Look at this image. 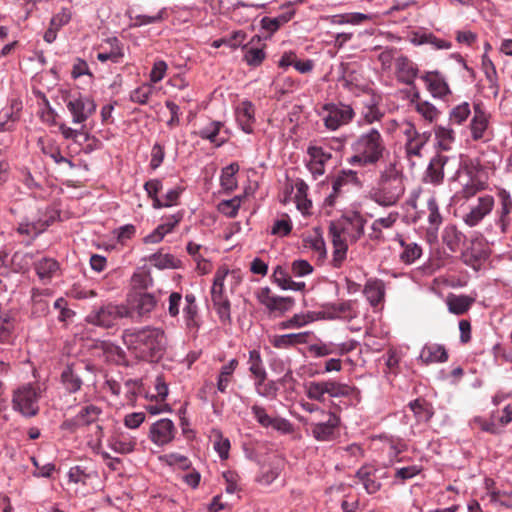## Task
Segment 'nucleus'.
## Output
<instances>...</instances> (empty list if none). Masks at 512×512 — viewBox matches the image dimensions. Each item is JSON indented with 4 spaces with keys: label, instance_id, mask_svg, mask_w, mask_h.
<instances>
[{
    "label": "nucleus",
    "instance_id": "a211bd4d",
    "mask_svg": "<svg viewBox=\"0 0 512 512\" xmlns=\"http://www.w3.org/2000/svg\"><path fill=\"white\" fill-rule=\"evenodd\" d=\"M255 105L249 100L241 101L235 108V119L240 129L246 134L254 131Z\"/></svg>",
    "mask_w": 512,
    "mask_h": 512
},
{
    "label": "nucleus",
    "instance_id": "c85d7f7f",
    "mask_svg": "<svg viewBox=\"0 0 512 512\" xmlns=\"http://www.w3.org/2000/svg\"><path fill=\"white\" fill-rule=\"evenodd\" d=\"M185 306L183 307V316L186 326L189 329L198 330L200 327L198 320V307L196 304V297L193 293L185 295Z\"/></svg>",
    "mask_w": 512,
    "mask_h": 512
},
{
    "label": "nucleus",
    "instance_id": "423d86ee",
    "mask_svg": "<svg viewBox=\"0 0 512 512\" xmlns=\"http://www.w3.org/2000/svg\"><path fill=\"white\" fill-rule=\"evenodd\" d=\"M129 315L128 306L114 302H104L100 305H94L86 315L85 321L88 324L108 329L117 325L119 320L129 317Z\"/></svg>",
    "mask_w": 512,
    "mask_h": 512
},
{
    "label": "nucleus",
    "instance_id": "79ce46f5",
    "mask_svg": "<svg viewBox=\"0 0 512 512\" xmlns=\"http://www.w3.org/2000/svg\"><path fill=\"white\" fill-rule=\"evenodd\" d=\"M306 395L309 399L324 402L328 395L326 381H312L305 386Z\"/></svg>",
    "mask_w": 512,
    "mask_h": 512
},
{
    "label": "nucleus",
    "instance_id": "f3484780",
    "mask_svg": "<svg viewBox=\"0 0 512 512\" xmlns=\"http://www.w3.org/2000/svg\"><path fill=\"white\" fill-rule=\"evenodd\" d=\"M494 197L491 195H483L478 198L477 205L464 215L463 220L469 227L478 225L494 208Z\"/></svg>",
    "mask_w": 512,
    "mask_h": 512
},
{
    "label": "nucleus",
    "instance_id": "774afa93",
    "mask_svg": "<svg viewBox=\"0 0 512 512\" xmlns=\"http://www.w3.org/2000/svg\"><path fill=\"white\" fill-rule=\"evenodd\" d=\"M249 371L251 374H261L263 376V370H266L261 354L258 350L254 349L249 351Z\"/></svg>",
    "mask_w": 512,
    "mask_h": 512
},
{
    "label": "nucleus",
    "instance_id": "ea45409f",
    "mask_svg": "<svg viewBox=\"0 0 512 512\" xmlns=\"http://www.w3.org/2000/svg\"><path fill=\"white\" fill-rule=\"evenodd\" d=\"M238 171L239 165L237 163H231L222 169L220 184L225 191L231 192L237 187L235 174Z\"/></svg>",
    "mask_w": 512,
    "mask_h": 512
},
{
    "label": "nucleus",
    "instance_id": "3c124183",
    "mask_svg": "<svg viewBox=\"0 0 512 512\" xmlns=\"http://www.w3.org/2000/svg\"><path fill=\"white\" fill-rule=\"evenodd\" d=\"M164 13L165 9L160 10L156 15L149 16V15H136L133 17L130 12H128V16L131 20H134L133 23H131L129 26L131 28L140 27L144 25L154 24L161 22L164 19Z\"/></svg>",
    "mask_w": 512,
    "mask_h": 512
},
{
    "label": "nucleus",
    "instance_id": "58836bf2",
    "mask_svg": "<svg viewBox=\"0 0 512 512\" xmlns=\"http://www.w3.org/2000/svg\"><path fill=\"white\" fill-rule=\"evenodd\" d=\"M107 42L111 46L109 52H100L97 54V59L100 62L111 61L113 63H119L120 59L124 56L122 46L117 37L108 38Z\"/></svg>",
    "mask_w": 512,
    "mask_h": 512
},
{
    "label": "nucleus",
    "instance_id": "c9c22d12",
    "mask_svg": "<svg viewBox=\"0 0 512 512\" xmlns=\"http://www.w3.org/2000/svg\"><path fill=\"white\" fill-rule=\"evenodd\" d=\"M44 295H50L48 289L33 291L31 313L34 317H44L49 312V303L43 298Z\"/></svg>",
    "mask_w": 512,
    "mask_h": 512
},
{
    "label": "nucleus",
    "instance_id": "4be33fe9",
    "mask_svg": "<svg viewBox=\"0 0 512 512\" xmlns=\"http://www.w3.org/2000/svg\"><path fill=\"white\" fill-rule=\"evenodd\" d=\"M421 79L434 98H443L450 93L446 80L438 71H428L421 76Z\"/></svg>",
    "mask_w": 512,
    "mask_h": 512
},
{
    "label": "nucleus",
    "instance_id": "69168bd1",
    "mask_svg": "<svg viewBox=\"0 0 512 512\" xmlns=\"http://www.w3.org/2000/svg\"><path fill=\"white\" fill-rule=\"evenodd\" d=\"M312 318L309 315L295 314L290 319L280 323L281 329L300 328L310 323Z\"/></svg>",
    "mask_w": 512,
    "mask_h": 512
},
{
    "label": "nucleus",
    "instance_id": "052dcab7",
    "mask_svg": "<svg viewBox=\"0 0 512 512\" xmlns=\"http://www.w3.org/2000/svg\"><path fill=\"white\" fill-rule=\"evenodd\" d=\"M167 68L168 65L164 60H156L150 71L149 83L154 86V84L160 82L165 77Z\"/></svg>",
    "mask_w": 512,
    "mask_h": 512
},
{
    "label": "nucleus",
    "instance_id": "864d4df0",
    "mask_svg": "<svg viewBox=\"0 0 512 512\" xmlns=\"http://www.w3.org/2000/svg\"><path fill=\"white\" fill-rule=\"evenodd\" d=\"M471 114L470 105L468 102H463L457 106H455L450 114L449 119L453 124L461 125L464 121L467 120L469 115Z\"/></svg>",
    "mask_w": 512,
    "mask_h": 512
},
{
    "label": "nucleus",
    "instance_id": "6e6552de",
    "mask_svg": "<svg viewBox=\"0 0 512 512\" xmlns=\"http://www.w3.org/2000/svg\"><path fill=\"white\" fill-rule=\"evenodd\" d=\"M455 180L461 185V188L452 196V200L455 203L469 200L487 186L486 182L482 181L470 167L458 169L455 174Z\"/></svg>",
    "mask_w": 512,
    "mask_h": 512
},
{
    "label": "nucleus",
    "instance_id": "bb28decb",
    "mask_svg": "<svg viewBox=\"0 0 512 512\" xmlns=\"http://www.w3.org/2000/svg\"><path fill=\"white\" fill-rule=\"evenodd\" d=\"M408 407L413 412V415L418 423H427L434 416V408L424 398H417L408 403Z\"/></svg>",
    "mask_w": 512,
    "mask_h": 512
},
{
    "label": "nucleus",
    "instance_id": "39448f33",
    "mask_svg": "<svg viewBox=\"0 0 512 512\" xmlns=\"http://www.w3.org/2000/svg\"><path fill=\"white\" fill-rule=\"evenodd\" d=\"M317 115L323 122V126L330 132L349 125L355 118L356 113L352 105L343 102L324 103L317 111Z\"/></svg>",
    "mask_w": 512,
    "mask_h": 512
},
{
    "label": "nucleus",
    "instance_id": "7c9ffc66",
    "mask_svg": "<svg viewBox=\"0 0 512 512\" xmlns=\"http://www.w3.org/2000/svg\"><path fill=\"white\" fill-rule=\"evenodd\" d=\"M383 117L384 113L380 111L378 101L375 97H370V99L364 103L359 125H372L375 122L381 121Z\"/></svg>",
    "mask_w": 512,
    "mask_h": 512
},
{
    "label": "nucleus",
    "instance_id": "393cba45",
    "mask_svg": "<svg viewBox=\"0 0 512 512\" xmlns=\"http://www.w3.org/2000/svg\"><path fill=\"white\" fill-rule=\"evenodd\" d=\"M157 305V299L153 294L142 293L139 294L132 304L129 317H133L136 314L140 318L149 316V314L155 309Z\"/></svg>",
    "mask_w": 512,
    "mask_h": 512
},
{
    "label": "nucleus",
    "instance_id": "c756f323",
    "mask_svg": "<svg viewBox=\"0 0 512 512\" xmlns=\"http://www.w3.org/2000/svg\"><path fill=\"white\" fill-rule=\"evenodd\" d=\"M136 439L129 434H118L112 436L109 441V447L116 453L119 454H130L135 450Z\"/></svg>",
    "mask_w": 512,
    "mask_h": 512
},
{
    "label": "nucleus",
    "instance_id": "7ed1b4c3",
    "mask_svg": "<svg viewBox=\"0 0 512 512\" xmlns=\"http://www.w3.org/2000/svg\"><path fill=\"white\" fill-rule=\"evenodd\" d=\"M404 192V176L395 163L389 162L380 171L377 184L370 190L369 197L380 206L390 207L397 204Z\"/></svg>",
    "mask_w": 512,
    "mask_h": 512
},
{
    "label": "nucleus",
    "instance_id": "6e6d98bb",
    "mask_svg": "<svg viewBox=\"0 0 512 512\" xmlns=\"http://www.w3.org/2000/svg\"><path fill=\"white\" fill-rule=\"evenodd\" d=\"M304 246L318 253L319 258H325L327 255L325 241L319 234L304 239Z\"/></svg>",
    "mask_w": 512,
    "mask_h": 512
},
{
    "label": "nucleus",
    "instance_id": "4468645a",
    "mask_svg": "<svg viewBox=\"0 0 512 512\" xmlns=\"http://www.w3.org/2000/svg\"><path fill=\"white\" fill-rule=\"evenodd\" d=\"M176 432L173 421L162 418L151 425L149 438L157 446H164L174 439Z\"/></svg>",
    "mask_w": 512,
    "mask_h": 512
},
{
    "label": "nucleus",
    "instance_id": "9b49d317",
    "mask_svg": "<svg viewBox=\"0 0 512 512\" xmlns=\"http://www.w3.org/2000/svg\"><path fill=\"white\" fill-rule=\"evenodd\" d=\"M499 205L495 210L494 223L500 233L506 235L512 230V197L508 191L498 192Z\"/></svg>",
    "mask_w": 512,
    "mask_h": 512
},
{
    "label": "nucleus",
    "instance_id": "aec40b11",
    "mask_svg": "<svg viewBox=\"0 0 512 512\" xmlns=\"http://www.w3.org/2000/svg\"><path fill=\"white\" fill-rule=\"evenodd\" d=\"M474 114L470 122L471 137L478 141L484 137V133L488 128L490 115L484 108L482 102H474Z\"/></svg>",
    "mask_w": 512,
    "mask_h": 512
},
{
    "label": "nucleus",
    "instance_id": "5701e85b",
    "mask_svg": "<svg viewBox=\"0 0 512 512\" xmlns=\"http://www.w3.org/2000/svg\"><path fill=\"white\" fill-rule=\"evenodd\" d=\"M102 413V409L94 404H89L80 409L74 418L64 423L65 426H87L96 422Z\"/></svg>",
    "mask_w": 512,
    "mask_h": 512
},
{
    "label": "nucleus",
    "instance_id": "49530a36",
    "mask_svg": "<svg viewBox=\"0 0 512 512\" xmlns=\"http://www.w3.org/2000/svg\"><path fill=\"white\" fill-rule=\"evenodd\" d=\"M95 474V471L83 465H75L68 471V478L70 482L81 483L85 485L87 481Z\"/></svg>",
    "mask_w": 512,
    "mask_h": 512
},
{
    "label": "nucleus",
    "instance_id": "f03ea898",
    "mask_svg": "<svg viewBox=\"0 0 512 512\" xmlns=\"http://www.w3.org/2000/svg\"><path fill=\"white\" fill-rule=\"evenodd\" d=\"M351 156L348 164L358 167L376 166L387 152L384 137L381 132L371 127L356 136L350 144Z\"/></svg>",
    "mask_w": 512,
    "mask_h": 512
},
{
    "label": "nucleus",
    "instance_id": "0e129e2a",
    "mask_svg": "<svg viewBox=\"0 0 512 512\" xmlns=\"http://www.w3.org/2000/svg\"><path fill=\"white\" fill-rule=\"evenodd\" d=\"M251 412L259 425L264 428H269L271 426L274 417L268 415L266 409L263 406L256 404L253 405L251 407Z\"/></svg>",
    "mask_w": 512,
    "mask_h": 512
},
{
    "label": "nucleus",
    "instance_id": "8fccbe9b",
    "mask_svg": "<svg viewBox=\"0 0 512 512\" xmlns=\"http://www.w3.org/2000/svg\"><path fill=\"white\" fill-rule=\"evenodd\" d=\"M242 48L245 50L244 60L249 66L257 67L266 58V53L262 48L248 47L247 45Z\"/></svg>",
    "mask_w": 512,
    "mask_h": 512
},
{
    "label": "nucleus",
    "instance_id": "a19ab883",
    "mask_svg": "<svg viewBox=\"0 0 512 512\" xmlns=\"http://www.w3.org/2000/svg\"><path fill=\"white\" fill-rule=\"evenodd\" d=\"M294 14V11H288L274 18L265 16L261 19V27L270 33H274L283 24L289 22L293 18Z\"/></svg>",
    "mask_w": 512,
    "mask_h": 512
},
{
    "label": "nucleus",
    "instance_id": "dca6fc26",
    "mask_svg": "<svg viewBox=\"0 0 512 512\" xmlns=\"http://www.w3.org/2000/svg\"><path fill=\"white\" fill-rule=\"evenodd\" d=\"M450 157L442 153H436L429 161L424 172L423 181L434 186L443 183L444 168L449 163Z\"/></svg>",
    "mask_w": 512,
    "mask_h": 512
},
{
    "label": "nucleus",
    "instance_id": "6ab92c4d",
    "mask_svg": "<svg viewBox=\"0 0 512 512\" xmlns=\"http://www.w3.org/2000/svg\"><path fill=\"white\" fill-rule=\"evenodd\" d=\"M341 76L339 82L342 87L350 93L357 94L364 90L361 84V75L356 67L350 63H341L340 65Z\"/></svg>",
    "mask_w": 512,
    "mask_h": 512
},
{
    "label": "nucleus",
    "instance_id": "bf43d9fd",
    "mask_svg": "<svg viewBox=\"0 0 512 512\" xmlns=\"http://www.w3.org/2000/svg\"><path fill=\"white\" fill-rule=\"evenodd\" d=\"M425 145L426 144L419 138V134L411 139H407L404 146L407 157H421L422 149Z\"/></svg>",
    "mask_w": 512,
    "mask_h": 512
},
{
    "label": "nucleus",
    "instance_id": "5fc2aeb1",
    "mask_svg": "<svg viewBox=\"0 0 512 512\" xmlns=\"http://www.w3.org/2000/svg\"><path fill=\"white\" fill-rule=\"evenodd\" d=\"M214 433V450L218 453L221 460H226L229 457V450L231 447L230 440L224 437L220 431H215Z\"/></svg>",
    "mask_w": 512,
    "mask_h": 512
},
{
    "label": "nucleus",
    "instance_id": "4d7b16f0",
    "mask_svg": "<svg viewBox=\"0 0 512 512\" xmlns=\"http://www.w3.org/2000/svg\"><path fill=\"white\" fill-rule=\"evenodd\" d=\"M307 154L310 156L311 160L316 161L319 164H326L332 158V154L329 151L316 145H309L307 148Z\"/></svg>",
    "mask_w": 512,
    "mask_h": 512
},
{
    "label": "nucleus",
    "instance_id": "4c0bfd02",
    "mask_svg": "<svg viewBox=\"0 0 512 512\" xmlns=\"http://www.w3.org/2000/svg\"><path fill=\"white\" fill-rule=\"evenodd\" d=\"M399 244L403 248L400 254L401 262L410 265L413 264L422 255V248L417 243H406L403 238H399Z\"/></svg>",
    "mask_w": 512,
    "mask_h": 512
},
{
    "label": "nucleus",
    "instance_id": "2eb2a0df",
    "mask_svg": "<svg viewBox=\"0 0 512 512\" xmlns=\"http://www.w3.org/2000/svg\"><path fill=\"white\" fill-rule=\"evenodd\" d=\"M258 301L270 312L279 311L285 313L292 309L295 300L292 297L272 296L269 287L261 288L257 293Z\"/></svg>",
    "mask_w": 512,
    "mask_h": 512
},
{
    "label": "nucleus",
    "instance_id": "c03bdc74",
    "mask_svg": "<svg viewBox=\"0 0 512 512\" xmlns=\"http://www.w3.org/2000/svg\"><path fill=\"white\" fill-rule=\"evenodd\" d=\"M154 90V86L149 82L143 83L141 86L131 91L129 99L133 103L146 105L150 97L152 96Z\"/></svg>",
    "mask_w": 512,
    "mask_h": 512
},
{
    "label": "nucleus",
    "instance_id": "603ef678",
    "mask_svg": "<svg viewBox=\"0 0 512 512\" xmlns=\"http://www.w3.org/2000/svg\"><path fill=\"white\" fill-rule=\"evenodd\" d=\"M427 209H428V222L431 227L436 230L441 225L443 218L439 211V205L434 196H431L427 201Z\"/></svg>",
    "mask_w": 512,
    "mask_h": 512
},
{
    "label": "nucleus",
    "instance_id": "680f3d73",
    "mask_svg": "<svg viewBox=\"0 0 512 512\" xmlns=\"http://www.w3.org/2000/svg\"><path fill=\"white\" fill-rule=\"evenodd\" d=\"M136 234V227L133 224H126L113 230V235L120 244H125Z\"/></svg>",
    "mask_w": 512,
    "mask_h": 512
},
{
    "label": "nucleus",
    "instance_id": "2f4dec72",
    "mask_svg": "<svg viewBox=\"0 0 512 512\" xmlns=\"http://www.w3.org/2000/svg\"><path fill=\"white\" fill-rule=\"evenodd\" d=\"M237 366L238 360L234 358L220 368L216 383L217 391L221 393L227 392V388L231 382V379Z\"/></svg>",
    "mask_w": 512,
    "mask_h": 512
},
{
    "label": "nucleus",
    "instance_id": "f8f14e48",
    "mask_svg": "<svg viewBox=\"0 0 512 512\" xmlns=\"http://www.w3.org/2000/svg\"><path fill=\"white\" fill-rule=\"evenodd\" d=\"M324 421L311 423V434L319 442H330L336 439L340 418L333 412L327 413Z\"/></svg>",
    "mask_w": 512,
    "mask_h": 512
},
{
    "label": "nucleus",
    "instance_id": "e2e57ef3",
    "mask_svg": "<svg viewBox=\"0 0 512 512\" xmlns=\"http://www.w3.org/2000/svg\"><path fill=\"white\" fill-rule=\"evenodd\" d=\"M240 203L241 199L239 197L223 200L219 204V210L228 217H235L240 208Z\"/></svg>",
    "mask_w": 512,
    "mask_h": 512
},
{
    "label": "nucleus",
    "instance_id": "473e14b6",
    "mask_svg": "<svg viewBox=\"0 0 512 512\" xmlns=\"http://www.w3.org/2000/svg\"><path fill=\"white\" fill-rule=\"evenodd\" d=\"M223 126V123L220 121H212L206 127L202 128L198 135L200 138L209 140L211 143L215 144L216 147L222 146L227 138H219L220 129Z\"/></svg>",
    "mask_w": 512,
    "mask_h": 512
},
{
    "label": "nucleus",
    "instance_id": "20e7f679",
    "mask_svg": "<svg viewBox=\"0 0 512 512\" xmlns=\"http://www.w3.org/2000/svg\"><path fill=\"white\" fill-rule=\"evenodd\" d=\"M365 219L358 212H353L351 215L344 216L339 223L332 222L329 226V236L333 245V257L331 264L334 268H340L346 259L348 245L342 234L346 233L351 226L355 233L354 238H360L364 234Z\"/></svg>",
    "mask_w": 512,
    "mask_h": 512
},
{
    "label": "nucleus",
    "instance_id": "72a5a7b5",
    "mask_svg": "<svg viewBox=\"0 0 512 512\" xmlns=\"http://www.w3.org/2000/svg\"><path fill=\"white\" fill-rule=\"evenodd\" d=\"M59 268V263L53 258L44 257L35 263V270L40 279H51Z\"/></svg>",
    "mask_w": 512,
    "mask_h": 512
},
{
    "label": "nucleus",
    "instance_id": "412c9836",
    "mask_svg": "<svg viewBox=\"0 0 512 512\" xmlns=\"http://www.w3.org/2000/svg\"><path fill=\"white\" fill-rule=\"evenodd\" d=\"M418 66L406 56H401L396 60L397 80L408 86H414L415 79L418 76Z\"/></svg>",
    "mask_w": 512,
    "mask_h": 512
},
{
    "label": "nucleus",
    "instance_id": "de8ad7c7",
    "mask_svg": "<svg viewBox=\"0 0 512 512\" xmlns=\"http://www.w3.org/2000/svg\"><path fill=\"white\" fill-rule=\"evenodd\" d=\"M245 37V32L241 30L234 31L228 38H220L214 40L211 46L214 48H220L221 46L226 45L232 49H237L239 46H241Z\"/></svg>",
    "mask_w": 512,
    "mask_h": 512
},
{
    "label": "nucleus",
    "instance_id": "ddd939ff",
    "mask_svg": "<svg viewBox=\"0 0 512 512\" xmlns=\"http://www.w3.org/2000/svg\"><path fill=\"white\" fill-rule=\"evenodd\" d=\"M66 106L72 115V122L74 124L84 123L93 113H95L97 107L93 99L83 96L70 99Z\"/></svg>",
    "mask_w": 512,
    "mask_h": 512
},
{
    "label": "nucleus",
    "instance_id": "1a4fd4ad",
    "mask_svg": "<svg viewBox=\"0 0 512 512\" xmlns=\"http://www.w3.org/2000/svg\"><path fill=\"white\" fill-rule=\"evenodd\" d=\"M350 187L361 189L363 182L358 176V173L351 169H343L331 181V192L324 199V204L333 207L337 199L349 192Z\"/></svg>",
    "mask_w": 512,
    "mask_h": 512
},
{
    "label": "nucleus",
    "instance_id": "f257e3e1",
    "mask_svg": "<svg viewBox=\"0 0 512 512\" xmlns=\"http://www.w3.org/2000/svg\"><path fill=\"white\" fill-rule=\"evenodd\" d=\"M122 339L129 350L145 361H158L166 348V336L163 329L146 326L129 328L123 331Z\"/></svg>",
    "mask_w": 512,
    "mask_h": 512
},
{
    "label": "nucleus",
    "instance_id": "a878e982",
    "mask_svg": "<svg viewBox=\"0 0 512 512\" xmlns=\"http://www.w3.org/2000/svg\"><path fill=\"white\" fill-rule=\"evenodd\" d=\"M363 294L372 307H377L385 297V285L381 279H369L364 285Z\"/></svg>",
    "mask_w": 512,
    "mask_h": 512
},
{
    "label": "nucleus",
    "instance_id": "cd10ccee",
    "mask_svg": "<svg viewBox=\"0 0 512 512\" xmlns=\"http://www.w3.org/2000/svg\"><path fill=\"white\" fill-rule=\"evenodd\" d=\"M376 469L372 466L365 465L358 469L356 477L363 484L368 494H374L381 488V483L375 479Z\"/></svg>",
    "mask_w": 512,
    "mask_h": 512
},
{
    "label": "nucleus",
    "instance_id": "b1692460",
    "mask_svg": "<svg viewBox=\"0 0 512 512\" xmlns=\"http://www.w3.org/2000/svg\"><path fill=\"white\" fill-rule=\"evenodd\" d=\"M419 358L424 364L444 363L448 360V352L444 345L427 343L423 346Z\"/></svg>",
    "mask_w": 512,
    "mask_h": 512
},
{
    "label": "nucleus",
    "instance_id": "a18cd8bd",
    "mask_svg": "<svg viewBox=\"0 0 512 512\" xmlns=\"http://www.w3.org/2000/svg\"><path fill=\"white\" fill-rule=\"evenodd\" d=\"M448 309L455 315H462L470 308L472 299L465 295L452 296L447 301Z\"/></svg>",
    "mask_w": 512,
    "mask_h": 512
},
{
    "label": "nucleus",
    "instance_id": "09e8293b",
    "mask_svg": "<svg viewBox=\"0 0 512 512\" xmlns=\"http://www.w3.org/2000/svg\"><path fill=\"white\" fill-rule=\"evenodd\" d=\"M442 238L449 250L455 252L461 243L463 234L455 226H448L444 229Z\"/></svg>",
    "mask_w": 512,
    "mask_h": 512
},
{
    "label": "nucleus",
    "instance_id": "9d476101",
    "mask_svg": "<svg viewBox=\"0 0 512 512\" xmlns=\"http://www.w3.org/2000/svg\"><path fill=\"white\" fill-rule=\"evenodd\" d=\"M93 371L94 367L89 363L78 362L68 364L61 373V383L68 393L74 394L80 391L83 385L84 373Z\"/></svg>",
    "mask_w": 512,
    "mask_h": 512
},
{
    "label": "nucleus",
    "instance_id": "338daca9",
    "mask_svg": "<svg viewBox=\"0 0 512 512\" xmlns=\"http://www.w3.org/2000/svg\"><path fill=\"white\" fill-rule=\"evenodd\" d=\"M416 111L430 122H432L438 115L436 107L428 101H418L416 103Z\"/></svg>",
    "mask_w": 512,
    "mask_h": 512
},
{
    "label": "nucleus",
    "instance_id": "f704fd0d",
    "mask_svg": "<svg viewBox=\"0 0 512 512\" xmlns=\"http://www.w3.org/2000/svg\"><path fill=\"white\" fill-rule=\"evenodd\" d=\"M148 260L158 269H177L181 266V260L169 253L156 252Z\"/></svg>",
    "mask_w": 512,
    "mask_h": 512
},
{
    "label": "nucleus",
    "instance_id": "37998d69",
    "mask_svg": "<svg viewBox=\"0 0 512 512\" xmlns=\"http://www.w3.org/2000/svg\"><path fill=\"white\" fill-rule=\"evenodd\" d=\"M214 309L223 325H230L231 320V303L228 297L212 299Z\"/></svg>",
    "mask_w": 512,
    "mask_h": 512
},
{
    "label": "nucleus",
    "instance_id": "13d9d810",
    "mask_svg": "<svg viewBox=\"0 0 512 512\" xmlns=\"http://www.w3.org/2000/svg\"><path fill=\"white\" fill-rule=\"evenodd\" d=\"M53 307L59 310L58 320L60 322L70 321L75 316V312L68 307L67 300L63 297L56 299Z\"/></svg>",
    "mask_w": 512,
    "mask_h": 512
},
{
    "label": "nucleus",
    "instance_id": "e433bc0d",
    "mask_svg": "<svg viewBox=\"0 0 512 512\" xmlns=\"http://www.w3.org/2000/svg\"><path fill=\"white\" fill-rule=\"evenodd\" d=\"M327 382V390L328 396L331 398H340V397H349V396H358L359 391L356 387L350 386L348 384L331 381Z\"/></svg>",
    "mask_w": 512,
    "mask_h": 512
},
{
    "label": "nucleus",
    "instance_id": "0eeeda50",
    "mask_svg": "<svg viewBox=\"0 0 512 512\" xmlns=\"http://www.w3.org/2000/svg\"><path fill=\"white\" fill-rule=\"evenodd\" d=\"M40 397L41 391L38 386L31 383L24 384L13 393V408L24 417H34L39 413Z\"/></svg>",
    "mask_w": 512,
    "mask_h": 512
}]
</instances>
